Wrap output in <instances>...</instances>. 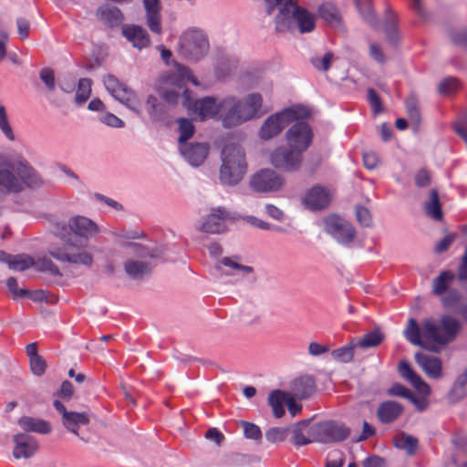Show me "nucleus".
Here are the masks:
<instances>
[{
  "instance_id": "obj_63",
  "label": "nucleus",
  "mask_w": 467,
  "mask_h": 467,
  "mask_svg": "<svg viewBox=\"0 0 467 467\" xmlns=\"http://www.w3.org/2000/svg\"><path fill=\"white\" fill-rule=\"evenodd\" d=\"M451 38L455 45L467 48V29L451 32Z\"/></svg>"
},
{
  "instance_id": "obj_23",
  "label": "nucleus",
  "mask_w": 467,
  "mask_h": 467,
  "mask_svg": "<svg viewBox=\"0 0 467 467\" xmlns=\"http://www.w3.org/2000/svg\"><path fill=\"white\" fill-rule=\"evenodd\" d=\"M316 389V381L311 376L297 378L291 384V394L299 400L310 397L315 393Z\"/></svg>"
},
{
  "instance_id": "obj_48",
  "label": "nucleus",
  "mask_w": 467,
  "mask_h": 467,
  "mask_svg": "<svg viewBox=\"0 0 467 467\" xmlns=\"http://www.w3.org/2000/svg\"><path fill=\"white\" fill-rule=\"evenodd\" d=\"M287 431L286 428H271L265 432V438L272 443L281 442L286 439Z\"/></svg>"
},
{
  "instance_id": "obj_42",
  "label": "nucleus",
  "mask_w": 467,
  "mask_h": 467,
  "mask_svg": "<svg viewBox=\"0 0 467 467\" xmlns=\"http://www.w3.org/2000/svg\"><path fill=\"white\" fill-rule=\"evenodd\" d=\"M91 79L87 78H80L78 80L75 96L76 103L80 105L85 103L89 99L91 93Z\"/></svg>"
},
{
  "instance_id": "obj_30",
  "label": "nucleus",
  "mask_w": 467,
  "mask_h": 467,
  "mask_svg": "<svg viewBox=\"0 0 467 467\" xmlns=\"http://www.w3.org/2000/svg\"><path fill=\"white\" fill-rule=\"evenodd\" d=\"M292 442L297 447L316 442L311 434V426L307 428L304 421L296 424L292 431Z\"/></svg>"
},
{
  "instance_id": "obj_58",
  "label": "nucleus",
  "mask_w": 467,
  "mask_h": 467,
  "mask_svg": "<svg viewBox=\"0 0 467 467\" xmlns=\"http://www.w3.org/2000/svg\"><path fill=\"white\" fill-rule=\"evenodd\" d=\"M453 130L467 143V114L455 121Z\"/></svg>"
},
{
  "instance_id": "obj_15",
  "label": "nucleus",
  "mask_w": 467,
  "mask_h": 467,
  "mask_svg": "<svg viewBox=\"0 0 467 467\" xmlns=\"http://www.w3.org/2000/svg\"><path fill=\"white\" fill-rule=\"evenodd\" d=\"M302 154L290 147H279L271 153L269 160L271 164L278 170L294 171L301 166Z\"/></svg>"
},
{
  "instance_id": "obj_31",
  "label": "nucleus",
  "mask_w": 467,
  "mask_h": 467,
  "mask_svg": "<svg viewBox=\"0 0 467 467\" xmlns=\"http://www.w3.org/2000/svg\"><path fill=\"white\" fill-rule=\"evenodd\" d=\"M467 396V368L456 379L448 393V399L456 403Z\"/></svg>"
},
{
  "instance_id": "obj_51",
  "label": "nucleus",
  "mask_w": 467,
  "mask_h": 467,
  "mask_svg": "<svg viewBox=\"0 0 467 467\" xmlns=\"http://www.w3.org/2000/svg\"><path fill=\"white\" fill-rule=\"evenodd\" d=\"M39 77L48 90L53 91L55 89L56 80L53 69L49 67L41 69Z\"/></svg>"
},
{
  "instance_id": "obj_38",
  "label": "nucleus",
  "mask_w": 467,
  "mask_h": 467,
  "mask_svg": "<svg viewBox=\"0 0 467 467\" xmlns=\"http://www.w3.org/2000/svg\"><path fill=\"white\" fill-rule=\"evenodd\" d=\"M455 278V275L451 271H443L441 272L438 277L433 280L432 284V291L436 296L443 295L447 289L450 283H451Z\"/></svg>"
},
{
  "instance_id": "obj_56",
  "label": "nucleus",
  "mask_w": 467,
  "mask_h": 467,
  "mask_svg": "<svg viewBox=\"0 0 467 467\" xmlns=\"http://www.w3.org/2000/svg\"><path fill=\"white\" fill-rule=\"evenodd\" d=\"M411 393L410 389L400 383L393 384L388 390V394L390 396L402 397L407 400L410 398Z\"/></svg>"
},
{
  "instance_id": "obj_54",
  "label": "nucleus",
  "mask_w": 467,
  "mask_h": 467,
  "mask_svg": "<svg viewBox=\"0 0 467 467\" xmlns=\"http://www.w3.org/2000/svg\"><path fill=\"white\" fill-rule=\"evenodd\" d=\"M356 216L358 223L366 227L372 224V217L368 209L364 206H357Z\"/></svg>"
},
{
  "instance_id": "obj_25",
  "label": "nucleus",
  "mask_w": 467,
  "mask_h": 467,
  "mask_svg": "<svg viewBox=\"0 0 467 467\" xmlns=\"http://www.w3.org/2000/svg\"><path fill=\"white\" fill-rule=\"evenodd\" d=\"M399 372L402 378L409 380L415 389L420 392L430 393V387L420 377L415 373L407 361H400L399 364Z\"/></svg>"
},
{
  "instance_id": "obj_39",
  "label": "nucleus",
  "mask_w": 467,
  "mask_h": 467,
  "mask_svg": "<svg viewBox=\"0 0 467 467\" xmlns=\"http://www.w3.org/2000/svg\"><path fill=\"white\" fill-rule=\"evenodd\" d=\"M418 443L417 438L406 433H401L394 441L395 447L406 451L409 455H413L416 452Z\"/></svg>"
},
{
  "instance_id": "obj_36",
  "label": "nucleus",
  "mask_w": 467,
  "mask_h": 467,
  "mask_svg": "<svg viewBox=\"0 0 467 467\" xmlns=\"http://www.w3.org/2000/svg\"><path fill=\"white\" fill-rule=\"evenodd\" d=\"M358 348L356 345V341L354 338H352L347 345L334 349L331 352V357L334 360L342 362V363H348L352 361L354 357V349Z\"/></svg>"
},
{
  "instance_id": "obj_16",
  "label": "nucleus",
  "mask_w": 467,
  "mask_h": 467,
  "mask_svg": "<svg viewBox=\"0 0 467 467\" xmlns=\"http://www.w3.org/2000/svg\"><path fill=\"white\" fill-rule=\"evenodd\" d=\"M231 220H233V217L225 209L213 208L200 229L207 234H222L226 230V223Z\"/></svg>"
},
{
  "instance_id": "obj_41",
  "label": "nucleus",
  "mask_w": 467,
  "mask_h": 467,
  "mask_svg": "<svg viewBox=\"0 0 467 467\" xmlns=\"http://www.w3.org/2000/svg\"><path fill=\"white\" fill-rule=\"evenodd\" d=\"M89 422V417L86 412L68 411L62 419V423L66 428L71 426L86 425Z\"/></svg>"
},
{
  "instance_id": "obj_10",
  "label": "nucleus",
  "mask_w": 467,
  "mask_h": 467,
  "mask_svg": "<svg viewBox=\"0 0 467 467\" xmlns=\"http://www.w3.org/2000/svg\"><path fill=\"white\" fill-rule=\"evenodd\" d=\"M265 12L269 16H274L275 29L276 33L285 32L290 24L292 8L296 3L294 0H264Z\"/></svg>"
},
{
  "instance_id": "obj_52",
  "label": "nucleus",
  "mask_w": 467,
  "mask_h": 467,
  "mask_svg": "<svg viewBox=\"0 0 467 467\" xmlns=\"http://www.w3.org/2000/svg\"><path fill=\"white\" fill-rule=\"evenodd\" d=\"M30 367L33 374L41 376L45 373L47 368V363L43 357L40 355L29 359Z\"/></svg>"
},
{
  "instance_id": "obj_1",
  "label": "nucleus",
  "mask_w": 467,
  "mask_h": 467,
  "mask_svg": "<svg viewBox=\"0 0 467 467\" xmlns=\"http://www.w3.org/2000/svg\"><path fill=\"white\" fill-rule=\"evenodd\" d=\"M99 232L97 223L85 216H73L67 223H57L54 229L55 234L67 239L68 244L63 248L52 247L48 253L58 261L89 266L93 256L84 247L87 240Z\"/></svg>"
},
{
  "instance_id": "obj_60",
  "label": "nucleus",
  "mask_w": 467,
  "mask_h": 467,
  "mask_svg": "<svg viewBox=\"0 0 467 467\" xmlns=\"http://www.w3.org/2000/svg\"><path fill=\"white\" fill-rule=\"evenodd\" d=\"M234 258L238 259V257H224L223 258L221 264L224 266L236 270H241L247 274L253 272V268L251 266L240 265L238 262L234 261Z\"/></svg>"
},
{
  "instance_id": "obj_59",
  "label": "nucleus",
  "mask_w": 467,
  "mask_h": 467,
  "mask_svg": "<svg viewBox=\"0 0 467 467\" xmlns=\"http://www.w3.org/2000/svg\"><path fill=\"white\" fill-rule=\"evenodd\" d=\"M244 433L247 439L259 440L262 437L260 428L250 422L244 423Z\"/></svg>"
},
{
  "instance_id": "obj_33",
  "label": "nucleus",
  "mask_w": 467,
  "mask_h": 467,
  "mask_svg": "<svg viewBox=\"0 0 467 467\" xmlns=\"http://www.w3.org/2000/svg\"><path fill=\"white\" fill-rule=\"evenodd\" d=\"M124 268L126 273L134 279L141 278L149 275L152 270V266L150 264L135 260L127 261Z\"/></svg>"
},
{
  "instance_id": "obj_13",
  "label": "nucleus",
  "mask_w": 467,
  "mask_h": 467,
  "mask_svg": "<svg viewBox=\"0 0 467 467\" xmlns=\"http://www.w3.org/2000/svg\"><path fill=\"white\" fill-rule=\"evenodd\" d=\"M303 119H296L285 133L288 146L301 153L309 148L313 140L312 129Z\"/></svg>"
},
{
  "instance_id": "obj_11",
  "label": "nucleus",
  "mask_w": 467,
  "mask_h": 467,
  "mask_svg": "<svg viewBox=\"0 0 467 467\" xmlns=\"http://www.w3.org/2000/svg\"><path fill=\"white\" fill-rule=\"evenodd\" d=\"M104 85L110 95L136 113L140 112V102L134 93L126 85L120 83L117 78L108 75L104 78Z\"/></svg>"
},
{
  "instance_id": "obj_44",
  "label": "nucleus",
  "mask_w": 467,
  "mask_h": 467,
  "mask_svg": "<svg viewBox=\"0 0 467 467\" xmlns=\"http://www.w3.org/2000/svg\"><path fill=\"white\" fill-rule=\"evenodd\" d=\"M405 106L410 119L418 127L420 123V111L416 98L413 96L407 98Z\"/></svg>"
},
{
  "instance_id": "obj_64",
  "label": "nucleus",
  "mask_w": 467,
  "mask_h": 467,
  "mask_svg": "<svg viewBox=\"0 0 467 467\" xmlns=\"http://www.w3.org/2000/svg\"><path fill=\"white\" fill-rule=\"evenodd\" d=\"M344 458L339 452H333L328 455L325 467H343Z\"/></svg>"
},
{
  "instance_id": "obj_12",
  "label": "nucleus",
  "mask_w": 467,
  "mask_h": 467,
  "mask_svg": "<svg viewBox=\"0 0 467 467\" xmlns=\"http://www.w3.org/2000/svg\"><path fill=\"white\" fill-rule=\"evenodd\" d=\"M325 231L338 243L347 244L356 237V230L353 225L343 218L331 214L324 220Z\"/></svg>"
},
{
  "instance_id": "obj_17",
  "label": "nucleus",
  "mask_w": 467,
  "mask_h": 467,
  "mask_svg": "<svg viewBox=\"0 0 467 467\" xmlns=\"http://www.w3.org/2000/svg\"><path fill=\"white\" fill-rule=\"evenodd\" d=\"M15 447L13 456L16 459H28L35 455L38 450L36 440L31 435L26 433L16 434L13 437Z\"/></svg>"
},
{
  "instance_id": "obj_26",
  "label": "nucleus",
  "mask_w": 467,
  "mask_h": 467,
  "mask_svg": "<svg viewBox=\"0 0 467 467\" xmlns=\"http://www.w3.org/2000/svg\"><path fill=\"white\" fill-rule=\"evenodd\" d=\"M404 337L414 346H420L431 351L436 350V348L425 345L422 337V327H420L414 318L409 319L408 326L404 330Z\"/></svg>"
},
{
  "instance_id": "obj_40",
  "label": "nucleus",
  "mask_w": 467,
  "mask_h": 467,
  "mask_svg": "<svg viewBox=\"0 0 467 467\" xmlns=\"http://www.w3.org/2000/svg\"><path fill=\"white\" fill-rule=\"evenodd\" d=\"M356 5L364 20L372 26L377 25V16L373 9L372 0H356Z\"/></svg>"
},
{
  "instance_id": "obj_49",
  "label": "nucleus",
  "mask_w": 467,
  "mask_h": 467,
  "mask_svg": "<svg viewBox=\"0 0 467 467\" xmlns=\"http://www.w3.org/2000/svg\"><path fill=\"white\" fill-rule=\"evenodd\" d=\"M146 24L152 33L161 35L162 32L161 13L146 15Z\"/></svg>"
},
{
  "instance_id": "obj_47",
  "label": "nucleus",
  "mask_w": 467,
  "mask_h": 467,
  "mask_svg": "<svg viewBox=\"0 0 467 467\" xmlns=\"http://www.w3.org/2000/svg\"><path fill=\"white\" fill-rule=\"evenodd\" d=\"M0 130L9 140H15V135L3 105H0Z\"/></svg>"
},
{
  "instance_id": "obj_20",
  "label": "nucleus",
  "mask_w": 467,
  "mask_h": 467,
  "mask_svg": "<svg viewBox=\"0 0 467 467\" xmlns=\"http://www.w3.org/2000/svg\"><path fill=\"white\" fill-rule=\"evenodd\" d=\"M329 202V192L319 185L313 186L303 198L304 204L310 210H322Z\"/></svg>"
},
{
  "instance_id": "obj_46",
  "label": "nucleus",
  "mask_w": 467,
  "mask_h": 467,
  "mask_svg": "<svg viewBox=\"0 0 467 467\" xmlns=\"http://www.w3.org/2000/svg\"><path fill=\"white\" fill-rule=\"evenodd\" d=\"M35 265L38 271L49 273L55 276H61L58 267L47 257L39 258L35 262Z\"/></svg>"
},
{
  "instance_id": "obj_28",
  "label": "nucleus",
  "mask_w": 467,
  "mask_h": 467,
  "mask_svg": "<svg viewBox=\"0 0 467 467\" xmlns=\"http://www.w3.org/2000/svg\"><path fill=\"white\" fill-rule=\"evenodd\" d=\"M318 15L330 26L341 27L343 25L339 11L335 5L331 3L320 5L318 7Z\"/></svg>"
},
{
  "instance_id": "obj_14",
  "label": "nucleus",
  "mask_w": 467,
  "mask_h": 467,
  "mask_svg": "<svg viewBox=\"0 0 467 467\" xmlns=\"http://www.w3.org/2000/svg\"><path fill=\"white\" fill-rule=\"evenodd\" d=\"M249 184L251 189L256 192H274L283 187L284 179L271 169H262L250 178Z\"/></svg>"
},
{
  "instance_id": "obj_18",
  "label": "nucleus",
  "mask_w": 467,
  "mask_h": 467,
  "mask_svg": "<svg viewBox=\"0 0 467 467\" xmlns=\"http://www.w3.org/2000/svg\"><path fill=\"white\" fill-rule=\"evenodd\" d=\"M180 152L192 166L198 167L206 160L210 146L207 142H195L179 148Z\"/></svg>"
},
{
  "instance_id": "obj_8",
  "label": "nucleus",
  "mask_w": 467,
  "mask_h": 467,
  "mask_svg": "<svg viewBox=\"0 0 467 467\" xmlns=\"http://www.w3.org/2000/svg\"><path fill=\"white\" fill-rule=\"evenodd\" d=\"M209 41L199 29H190L180 37L179 53L190 61H198L208 52Z\"/></svg>"
},
{
  "instance_id": "obj_3",
  "label": "nucleus",
  "mask_w": 467,
  "mask_h": 467,
  "mask_svg": "<svg viewBox=\"0 0 467 467\" xmlns=\"http://www.w3.org/2000/svg\"><path fill=\"white\" fill-rule=\"evenodd\" d=\"M225 104H228V108L223 117V123L224 127L230 128L255 118L262 108L263 99L260 94L253 93L244 101L234 97L226 98Z\"/></svg>"
},
{
  "instance_id": "obj_34",
  "label": "nucleus",
  "mask_w": 467,
  "mask_h": 467,
  "mask_svg": "<svg viewBox=\"0 0 467 467\" xmlns=\"http://www.w3.org/2000/svg\"><path fill=\"white\" fill-rule=\"evenodd\" d=\"M356 341V345L360 348H375L379 346L384 339V335L379 328H376L361 338L353 337Z\"/></svg>"
},
{
  "instance_id": "obj_6",
  "label": "nucleus",
  "mask_w": 467,
  "mask_h": 467,
  "mask_svg": "<svg viewBox=\"0 0 467 467\" xmlns=\"http://www.w3.org/2000/svg\"><path fill=\"white\" fill-rule=\"evenodd\" d=\"M310 110L304 106L296 105L285 109L280 112L269 116L260 129V137L263 140H270L278 135L285 126L300 119L310 116Z\"/></svg>"
},
{
  "instance_id": "obj_35",
  "label": "nucleus",
  "mask_w": 467,
  "mask_h": 467,
  "mask_svg": "<svg viewBox=\"0 0 467 467\" xmlns=\"http://www.w3.org/2000/svg\"><path fill=\"white\" fill-rule=\"evenodd\" d=\"M425 212L436 221H440L442 218L439 193L435 189H431L430 192V201L425 203Z\"/></svg>"
},
{
  "instance_id": "obj_22",
  "label": "nucleus",
  "mask_w": 467,
  "mask_h": 467,
  "mask_svg": "<svg viewBox=\"0 0 467 467\" xmlns=\"http://www.w3.org/2000/svg\"><path fill=\"white\" fill-rule=\"evenodd\" d=\"M415 360L428 377L439 379L441 376L442 364L439 358L419 352L415 354Z\"/></svg>"
},
{
  "instance_id": "obj_57",
  "label": "nucleus",
  "mask_w": 467,
  "mask_h": 467,
  "mask_svg": "<svg viewBox=\"0 0 467 467\" xmlns=\"http://www.w3.org/2000/svg\"><path fill=\"white\" fill-rule=\"evenodd\" d=\"M6 285L14 298L24 297L28 295L27 290L18 288L17 280L15 277H9L6 280Z\"/></svg>"
},
{
  "instance_id": "obj_5",
  "label": "nucleus",
  "mask_w": 467,
  "mask_h": 467,
  "mask_svg": "<svg viewBox=\"0 0 467 467\" xmlns=\"http://www.w3.org/2000/svg\"><path fill=\"white\" fill-rule=\"evenodd\" d=\"M440 322L441 327L431 319L422 322V337L426 346H431V343L438 345L451 343L461 329L460 322L451 316H442Z\"/></svg>"
},
{
  "instance_id": "obj_62",
  "label": "nucleus",
  "mask_w": 467,
  "mask_h": 467,
  "mask_svg": "<svg viewBox=\"0 0 467 467\" xmlns=\"http://www.w3.org/2000/svg\"><path fill=\"white\" fill-rule=\"evenodd\" d=\"M457 279L460 282H467V248L461 257V262L457 271Z\"/></svg>"
},
{
  "instance_id": "obj_7",
  "label": "nucleus",
  "mask_w": 467,
  "mask_h": 467,
  "mask_svg": "<svg viewBox=\"0 0 467 467\" xmlns=\"http://www.w3.org/2000/svg\"><path fill=\"white\" fill-rule=\"evenodd\" d=\"M179 89H182L183 107L199 116L201 120L213 118L219 113L222 114L223 118L227 111L228 104H225V99L221 102H217L216 99L213 97L193 99L188 88L179 87Z\"/></svg>"
},
{
  "instance_id": "obj_53",
  "label": "nucleus",
  "mask_w": 467,
  "mask_h": 467,
  "mask_svg": "<svg viewBox=\"0 0 467 467\" xmlns=\"http://www.w3.org/2000/svg\"><path fill=\"white\" fill-rule=\"evenodd\" d=\"M462 296L458 289L451 288L447 291V294L442 297V303L447 307H451L459 304Z\"/></svg>"
},
{
  "instance_id": "obj_9",
  "label": "nucleus",
  "mask_w": 467,
  "mask_h": 467,
  "mask_svg": "<svg viewBox=\"0 0 467 467\" xmlns=\"http://www.w3.org/2000/svg\"><path fill=\"white\" fill-rule=\"evenodd\" d=\"M314 441L320 443H334L345 441L350 430L344 424L335 420H325L311 425Z\"/></svg>"
},
{
  "instance_id": "obj_45",
  "label": "nucleus",
  "mask_w": 467,
  "mask_h": 467,
  "mask_svg": "<svg viewBox=\"0 0 467 467\" xmlns=\"http://www.w3.org/2000/svg\"><path fill=\"white\" fill-rule=\"evenodd\" d=\"M35 265L34 259L26 254L14 255L9 268L16 271H25Z\"/></svg>"
},
{
  "instance_id": "obj_32",
  "label": "nucleus",
  "mask_w": 467,
  "mask_h": 467,
  "mask_svg": "<svg viewBox=\"0 0 467 467\" xmlns=\"http://www.w3.org/2000/svg\"><path fill=\"white\" fill-rule=\"evenodd\" d=\"M287 392L276 389L273 390L268 396V403L272 408L274 416L277 419L285 415L284 404L286 401Z\"/></svg>"
},
{
  "instance_id": "obj_2",
  "label": "nucleus",
  "mask_w": 467,
  "mask_h": 467,
  "mask_svg": "<svg viewBox=\"0 0 467 467\" xmlns=\"http://www.w3.org/2000/svg\"><path fill=\"white\" fill-rule=\"evenodd\" d=\"M44 184L40 173L20 153L0 154V200Z\"/></svg>"
},
{
  "instance_id": "obj_50",
  "label": "nucleus",
  "mask_w": 467,
  "mask_h": 467,
  "mask_svg": "<svg viewBox=\"0 0 467 467\" xmlns=\"http://www.w3.org/2000/svg\"><path fill=\"white\" fill-rule=\"evenodd\" d=\"M459 82L454 78H445L439 85V92L441 94L448 95L452 93L458 88Z\"/></svg>"
},
{
  "instance_id": "obj_55",
  "label": "nucleus",
  "mask_w": 467,
  "mask_h": 467,
  "mask_svg": "<svg viewBox=\"0 0 467 467\" xmlns=\"http://www.w3.org/2000/svg\"><path fill=\"white\" fill-rule=\"evenodd\" d=\"M368 100L374 113L378 114L382 112L381 99L374 88L368 89Z\"/></svg>"
},
{
  "instance_id": "obj_61",
  "label": "nucleus",
  "mask_w": 467,
  "mask_h": 467,
  "mask_svg": "<svg viewBox=\"0 0 467 467\" xmlns=\"http://www.w3.org/2000/svg\"><path fill=\"white\" fill-rule=\"evenodd\" d=\"M147 111L150 117L153 119H157L160 115L158 109V99L156 97L150 95L147 98L146 100Z\"/></svg>"
},
{
  "instance_id": "obj_19",
  "label": "nucleus",
  "mask_w": 467,
  "mask_h": 467,
  "mask_svg": "<svg viewBox=\"0 0 467 467\" xmlns=\"http://www.w3.org/2000/svg\"><path fill=\"white\" fill-rule=\"evenodd\" d=\"M291 20L288 28L285 32L293 29L295 23L297 25L300 33H309L315 29L316 19L315 16L307 11L306 8L295 5L290 13Z\"/></svg>"
},
{
  "instance_id": "obj_37",
  "label": "nucleus",
  "mask_w": 467,
  "mask_h": 467,
  "mask_svg": "<svg viewBox=\"0 0 467 467\" xmlns=\"http://www.w3.org/2000/svg\"><path fill=\"white\" fill-rule=\"evenodd\" d=\"M177 122L179 124L178 130H179V138L178 142L180 144V147L188 145L187 140H190L194 132H195V127L192 120L184 118H181L177 119Z\"/></svg>"
},
{
  "instance_id": "obj_29",
  "label": "nucleus",
  "mask_w": 467,
  "mask_h": 467,
  "mask_svg": "<svg viewBox=\"0 0 467 467\" xmlns=\"http://www.w3.org/2000/svg\"><path fill=\"white\" fill-rule=\"evenodd\" d=\"M99 18L109 26H119L123 21L121 11L109 5H101L98 10Z\"/></svg>"
},
{
  "instance_id": "obj_43",
  "label": "nucleus",
  "mask_w": 467,
  "mask_h": 467,
  "mask_svg": "<svg viewBox=\"0 0 467 467\" xmlns=\"http://www.w3.org/2000/svg\"><path fill=\"white\" fill-rule=\"evenodd\" d=\"M333 58L334 54L327 51L323 56L312 57L310 62L317 70L326 72L330 68Z\"/></svg>"
},
{
  "instance_id": "obj_24",
  "label": "nucleus",
  "mask_w": 467,
  "mask_h": 467,
  "mask_svg": "<svg viewBox=\"0 0 467 467\" xmlns=\"http://www.w3.org/2000/svg\"><path fill=\"white\" fill-rule=\"evenodd\" d=\"M403 410L402 405L396 401H383L377 410V416L380 422L389 424L395 421L402 414Z\"/></svg>"
},
{
  "instance_id": "obj_4",
  "label": "nucleus",
  "mask_w": 467,
  "mask_h": 467,
  "mask_svg": "<svg viewBox=\"0 0 467 467\" xmlns=\"http://www.w3.org/2000/svg\"><path fill=\"white\" fill-rule=\"evenodd\" d=\"M247 170L245 154L237 145H225L222 150L220 181L225 185H236L241 182Z\"/></svg>"
},
{
  "instance_id": "obj_27",
  "label": "nucleus",
  "mask_w": 467,
  "mask_h": 467,
  "mask_svg": "<svg viewBox=\"0 0 467 467\" xmlns=\"http://www.w3.org/2000/svg\"><path fill=\"white\" fill-rule=\"evenodd\" d=\"M18 424L26 431L40 434H47L51 431L50 423L42 419L23 416L18 420Z\"/></svg>"
},
{
  "instance_id": "obj_21",
  "label": "nucleus",
  "mask_w": 467,
  "mask_h": 467,
  "mask_svg": "<svg viewBox=\"0 0 467 467\" xmlns=\"http://www.w3.org/2000/svg\"><path fill=\"white\" fill-rule=\"evenodd\" d=\"M122 34L132 46L138 49L148 47L150 38L147 31L140 26L128 25L122 28Z\"/></svg>"
}]
</instances>
